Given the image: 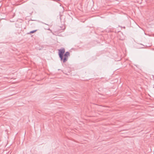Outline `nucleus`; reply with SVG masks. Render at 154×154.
Instances as JSON below:
<instances>
[{
	"label": "nucleus",
	"mask_w": 154,
	"mask_h": 154,
	"mask_svg": "<svg viewBox=\"0 0 154 154\" xmlns=\"http://www.w3.org/2000/svg\"><path fill=\"white\" fill-rule=\"evenodd\" d=\"M37 30H34L30 31L29 33H28V34L30 33H33L37 31Z\"/></svg>",
	"instance_id": "obj_3"
},
{
	"label": "nucleus",
	"mask_w": 154,
	"mask_h": 154,
	"mask_svg": "<svg viewBox=\"0 0 154 154\" xmlns=\"http://www.w3.org/2000/svg\"><path fill=\"white\" fill-rule=\"evenodd\" d=\"M71 71L70 70L69 68L66 67L65 69L64 70V72H63V73L65 74L68 75V73H70V72Z\"/></svg>",
	"instance_id": "obj_2"
},
{
	"label": "nucleus",
	"mask_w": 154,
	"mask_h": 154,
	"mask_svg": "<svg viewBox=\"0 0 154 154\" xmlns=\"http://www.w3.org/2000/svg\"><path fill=\"white\" fill-rule=\"evenodd\" d=\"M65 49L64 48H62L58 50V55L60 60L63 63L66 62L68 59V57L70 56L69 52L67 51L65 53Z\"/></svg>",
	"instance_id": "obj_1"
}]
</instances>
